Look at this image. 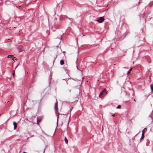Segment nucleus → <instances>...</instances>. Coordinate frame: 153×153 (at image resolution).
<instances>
[{
    "mask_svg": "<svg viewBox=\"0 0 153 153\" xmlns=\"http://www.w3.org/2000/svg\"><path fill=\"white\" fill-rule=\"evenodd\" d=\"M12 59L14 61V60H17V58H16V57L13 58H12Z\"/></svg>",
    "mask_w": 153,
    "mask_h": 153,
    "instance_id": "1a4fd4ad",
    "label": "nucleus"
},
{
    "mask_svg": "<svg viewBox=\"0 0 153 153\" xmlns=\"http://www.w3.org/2000/svg\"><path fill=\"white\" fill-rule=\"evenodd\" d=\"M104 20V19L103 17H100L99 19L96 20V21L98 22L99 23H102Z\"/></svg>",
    "mask_w": 153,
    "mask_h": 153,
    "instance_id": "7ed1b4c3",
    "label": "nucleus"
},
{
    "mask_svg": "<svg viewBox=\"0 0 153 153\" xmlns=\"http://www.w3.org/2000/svg\"><path fill=\"white\" fill-rule=\"evenodd\" d=\"M121 108V106L120 105H118L117 107V109H118V108Z\"/></svg>",
    "mask_w": 153,
    "mask_h": 153,
    "instance_id": "f8f14e48",
    "label": "nucleus"
},
{
    "mask_svg": "<svg viewBox=\"0 0 153 153\" xmlns=\"http://www.w3.org/2000/svg\"><path fill=\"white\" fill-rule=\"evenodd\" d=\"M42 117H37V123L38 125L39 124V122L42 120Z\"/></svg>",
    "mask_w": 153,
    "mask_h": 153,
    "instance_id": "20e7f679",
    "label": "nucleus"
},
{
    "mask_svg": "<svg viewBox=\"0 0 153 153\" xmlns=\"http://www.w3.org/2000/svg\"><path fill=\"white\" fill-rule=\"evenodd\" d=\"M132 70V68H130V69L129 70V71L127 73H128V74L130 73V71H131V70Z\"/></svg>",
    "mask_w": 153,
    "mask_h": 153,
    "instance_id": "9b49d317",
    "label": "nucleus"
},
{
    "mask_svg": "<svg viewBox=\"0 0 153 153\" xmlns=\"http://www.w3.org/2000/svg\"><path fill=\"white\" fill-rule=\"evenodd\" d=\"M13 56V55H8L7 56V58H11V57Z\"/></svg>",
    "mask_w": 153,
    "mask_h": 153,
    "instance_id": "ddd939ff",
    "label": "nucleus"
},
{
    "mask_svg": "<svg viewBox=\"0 0 153 153\" xmlns=\"http://www.w3.org/2000/svg\"><path fill=\"white\" fill-rule=\"evenodd\" d=\"M13 76H14V73L13 74Z\"/></svg>",
    "mask_w": 153,
    "mask_h": 153,
    "instance_id": "2eb2a0df",
    "label": "nucleus"
},
{
    "mask_svg": "<svg viewBox=\"0 0 153 153\" xmlns=\"http://www.w3.org/2000/svg\"><path fill=\"white\" fill-rule=\"evenodd\" d=\"M153 85L152 84H151L150 85V87H151V90L152 91L153 90Z\"/></svg>",
    "mask_w": 153,
    "mask_h": 153,
    "instance_id": "9d476101",
    "label": "nucleus"
},
{
    "mask_svg": "<svg viewBox=\"0 0 153 153\" xmlns=\"http://www.w3.org/2000/svg\"><path fill=\"white\" fill-rule=\"evenodd\" d=\"M64 63V61L62 60H61L60 61V64L62 65H63Z\"/></svg>",
    "mask_w": 153,
    "mask_h": 153,
    "instance_id": "0eeeda50",
    "label": "nucleus"
},
{
    "mask_svg": "<svg viewBox=\"0 0 153 153\" xmlns=\"http://www.w3.org/2000/svg\"><path fill=\"white\" fill-rule=\"evenodd\" d=\"M55 108L56 111L58 110L57 100H56V103L55 105Z\"/></svg>",
    "mask_w": 153,
    "mask_h": 153,
    "instance_id": "423d86ee",
    "label": "nucleus"
},
{
    "mask_svg": "<svg viewBox=\"0 0 153 153\" xmlns=\"http://www.w3.org/2000/svg\"><path fill=\"white\" fill-rule=\"evenodd\" d=\"M115 116V114H113V115H112V116Z\"/></svg>",
    "mask_w": 153,
    "mask_h": 153,
    "instance_id": "4468645a",
    "label": "nucleus"
},
{
    "mask_svg": "<svg viewBox=\"0 0 153 153\" xmlns=\"http://www.w3.org/2000/svg\"><path fill=\"white\" fill-rule=\"evenodd\" d=\"M13 125L14 126V129H15L16 128H17V124L15 122H14L13 123Z\"/></svg>",
    "mask_w": 153,
    "mask_h": 153,
    "instance_id": "39448f33",
    "label": "nucleus"
},
{
    "mask_svg": "<svg viewBox=\"0 0 153 153\" xmlns=\"http://www.w3.org/2000/svg\"><path fill=\"white\" fill-rule=\"evenodd\" d=\"M147 131V128H145L142 131V136L141 138H140L141 139H143L144 137V134L145 132Z\"/></svg>",
    "mask_w": 153,
    "mask_h": 153,
    "instance_id": "f03ea898",
    "label": "nucleus"
},
{
    "mask_svg": "<svg viewBox=\"0 0 153 153\" xmlns=\"http://www.w3.org/2000/svg\"><path fill=\"white\" fill-rule=\"evenodd\" d=\"M17 66H18V65H17V66H16V67H17Z\"/></svg>",
    "mask_w": 153,
    "mask_h": 153,
    "instance_id": "dca6fc26",
    "label": "nucleus"
},
{
    "mask_svg": "<svg viewBox=\"0 0 153 153\" xmlns=\"http://www.w3.org/2000/svg\"><path fill=\"white\" fill-rule=\"evenodd\" d=\"M64 139H65V143H68V140L67 138H66V137H65Z\"/></svg>",
    "mask_w": 153,
    "mask_h": 153,
    "instance_id": "6e6552de",
    "label": "nucleus"
},
{
    "mask_svg": "<svg viewBox=\"0 0 153 153\" xmlns=\"http://www.w3.org/2000/svg\"><path fill=\"white\" fill-rule=\"evenodd\" d=\"M106 94V93L105 91V89L100 93L99 97L101 98H103L104 97V96Z\"/></svg>",
    "mask_w": 153,
    "mask_h": 153,
    "instance_id": "f257e3e1",
    "label": "nucleus"
}]
</instances>
